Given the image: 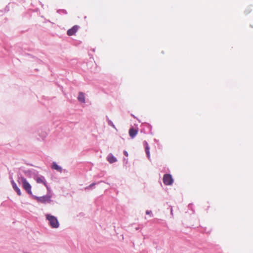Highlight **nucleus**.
Segmentation results:
<instances>
[{
  "label": "nucleus",
  "mask_w": 253,
  "mask_h": 253,
  "mask_svg": "<svg viewBox=\"0 0 253 253\" xmlns=\"http://www.w3.org/2000/svg\"><path fill=\"white\" fill-rule=\"evenodd\" d=\"M107 160L109 162V163L112 164L117 161V159L116 157H115L112 154L110 153L107 157Z\"/></svg>",
  "instance_id": "9"
},
{
  "label": "nucleus",
  "mask_w": 253,
  "mask_h": 253,
  "mask_svg": "<svg viewBox=\"0 0 253 253\" xmlns=\"http://www.w3.org/2000/svg\"><path fill=\"white\" fill-rule=\"evenodd\" d=\"M11 185H12V186L13 185H15L16 184V183L14 182V181L13 179L11 180Z\"/></svg>",
  "instance_id": "17"
},
{
  "label": "nucleus",
  "mask_w": 253,
  "mask_h": 253,
  "mask_svg": "<svg viewBox=\"0 0 253 253\" xmlns=\"http://www.w3.org/2000/svg\"><path fill=\"white\" fill-rule=\"evenodd\" d=\"M143 144L145 146V152H146L147 156L148 159L150 160V147H149L148 144L146 141H143Z\"/></svg>",
  "instance_id": "8"
},
{
  "label": "nucleus",
  "mask_w": 253,
  "mask_h": 253,
  "mask_svg": "<svg viewBox=\"0 0 253 253\" xmlns=\"http://www.w3.org/2000/svg\"><path fill=\"white\" fill-rule=\"evenodd\" d=\"M106 119H107V123H108V124L109 126H112L113 128H114L115 129H116V126H115L114 125V124H113V122L112 121H111L109 118L108 117V116H106Z\"/></svg>",
  "instance_id": "13"
},
{
  "label": "nucleus",
  "mask_w": 253,
  "mask_h": 253,
  "mask_svg": "<svg viewBox=\"0 0 253 253\" xmlns=\"http://www.w3.org/2000/svg\"><path fill=\"white\" fill-rule=\"evenodd\" d=\"M18 181L19 184L22 185V187L29 194L32 195L31 186L24 177L21 176L20 177H18Z\"/></svg>",
  "instance_id": "2"
},
{
  "label": "nucleus",
  "mask_w": 253,
  "mask_h": 253,
  "mask_svg": "<svg viewBox=\"0 0 253 253\" xmlns=\"http://www.w3.org/2000/svg\"><path fill=\"white\" fill-rule=\"evenodd\" d=\"M51 169H55L60 173H61L63 171V169L62 167L58 166L55 162L52 163L51 165Z\"/></svg>",
  "instance_id": "7"
},
{
  "label": "nucleus",
  "mask_w": 253,
  "mask_h": 253,
  "mask_svg": "<svg viewBox=\"0 0 253 253\" xmlns=\"http://www.w3.org/2000/svg\"><path fill=\"white\" fill-rule=\"evenodd\" d=\"M57 12L60 14H66L67 13V11L64 9H60L57 11Z\"/></svg>",
  "instance_id": "15"
},
{
  "label": "nucleus",
  "mask_w": 253,
  "mask_h": 253,
  "mask_svg": "<svg viewBox=\"0 0 253 253\" xmlns=\"http://www.w3.org/2000/svg\"><path fill=\"white\" fill-rule=\"evenodd\" d=\"M35 180L38 183H42L47 188H48V186L46 183L45 178L43 176L40 175V176H38L35 178Z\"/></svg>",
  "instance_id": "5"
},
{
  "label": "nucleus",
  "mask_w": 253,
  "mask_h": 253,
  "mask_svg": "<svg viewBox=\"0 0 253 253\" xmlns=\"http://www.w3.org/2000/svg\"><path fill=\"white\" fill-rule=\"evenodd\" d=\"M12 188H13V189L15 190V191L17 193V194L19 196L21 195V192L20 189L18 187V186H17L16 184L15 185H13L12 186Z\"/></svg>",
  "instance_id": "12"
},
{
  "label": "nucleus",
  "mask_w": 253,
  "mask_h": 253,
  "mask_svg": "<svg viewBox=\"0 0 253 253\" xmlns=\"http://www.w3.org/2000/svg\"><path fill=\"white\" fill-rule=\"evenodd\" d=\"M137 132L138 131L133 128H131L129 130V135L131 138H134Z\"/></svg>",
  "instance_id": "10"
},
{
  "label": "nucleus",
  "mask_w": 253,
  "mask_h": 253,
  "mask_svg": "<svg viewBox=\"0 0 253 253\" xmlns=\"http://www.w3.org/2000/svg\"><path fill=\"white\" fill-rule=\"evenodd\" d=\"M146 214L150 215L151 217H152L153 216V214L151 211H149V210L146 211Z\"/></svg>",
  "instance_id": "16"
},
{
  "label": "nucleus",
  "mask_w": 253,
  "mask_h": 253,
  "mask_svg": "<svg viewBox=\"0 0 253 253\" xmlns=\"http://www.w3.org/2000/svg\"><path fill=\"white\" fill-rule=\"evenodd\" d=\"M96 184V183H92L91 184H90L89 186L86 187L85 188V189H89L90 188H92L93 186H94Z\"/></svg>",
  "instance_id": "14"
},
{
  "label": "nucleus",
  "mask_w": 253,
  "mask_h": 253,
  "mask_svg": "<svg viewBox=\"0 0 253 253\" xmlns=\"http://www.w3.org/2000/svg\"><path fill=\"white\" fill-rule=\"evenodd\" d=\"M79 26L77 25L74 26L72 28L67 31V34L69 36H72L75 34L78 30Z\"/></svg>",
  "instance_id": "6"
},
{
  "label": "nucleus",
  "mask_w": 253,
  "mask_h": 253,
  "mask_svg": "<svg viewBox=\"0 0 253 253\" xmlns=\"http://www.w3.org/2000/svg\"><path fill=\"white\" fill-rule=\"evenodd\" d=\"M172 211H173L172 209V208H171V209H170V213L172 215L173 214Z\"/></svg>",
  "instance_id": "20"
},
{
  "label": "nucleus",
  "mask_w": 253,
  "mask_h": 253,
  "mask_svg": "<svg viewBox=\"0 0 253 253\" xmlns=\"http://www.w3.org/2000/svg\"><path fill=\"white\" fill-rule=\"evenodd\" d=\"M78 100L82 103L85 102V97L84 94L83 92H80L78 97Z\"/></svg>",
  "instance_id": "11"
},
{
  "label": "nucleus",
  "mask_w": 253,
  "mask_h": 253,
  "mask_svg": "<svg viewBox=\"0 0 253 253\" xmlns=\"http://www.w3.org/2000/svg\"><path fill=\"white\" fill-rule=\"evenodd\" d=\"M163 182L166 185H171L173 183V179L169 174H165L163 177Z\"/></svg>",
  "instance_id": "4"
},
{
  "label": "nucleus",
  "mask_w": 253,
  "mask_h": 253,
  "mask_svg": "<svg viewBox=\"0 0 253 253\" xmlns=\"http://www.w3.org/2000/svg\"><path fill=\"white\" fill-rule=\"evenodd\" d=\"M35 199L43 204L50 203L51 202V197L50 195H44L42 197L34 196Z\"/></svg>",
  "instance_id": "3"
},
{
  "label": "nucleus",
  "mask_w": 253,
  "mask_h": 253,
  "mask_svg": "<svg viewBox=\"0 0 253 253\" xmlns=\"http://www.w3.org/2000/svg\"><path fill=\"white\" fill-rule=\"evenodd\" d=\"M136 230H138V228H136Z\"/></svg>",
  "instance_id": "21"
},
{
  "label": "nucleus",
  "mask_w": 253,
  "mask_h": 253,
  "mask_svg": "<svg viewBox=\"0 0 253 253\" xmlns=\"http://www.w3.org/2000/svg\"><path fill=\"white\" fill-rule=\"evenodd\" d=\"M124 154L126 157L128 156V153L126 150L124 151Z\"/></svg>",
  "instance_id": "19"
},
{
  "label": "nucleus",
  "mask_w": 253,
  "mask_h": 253,
  "mask_svg": "<svg viewBox=\"0 0 253 253\" xmlns=\"http://www.w3.org/2000/svg\"><path fill=\"white\" fill-rule=\"evenodd\" d=\"M45 217L49 226L52 228H58L59 227L60 224L56 217L50 214H46Z\"/></svg>",
  "instance_id": "1"
},
{
  "label": "nucleus",
  "mask_w": 253,
  "mask_h": 253,
  "mask_svg": "<svg viewBox=\"0 0 253 253\" xmlns=\"http://www.w3.org/2000/svg\"><path fill=\"white\" fill-rule=\"evenodd\" d=\"M11 185H12V186L13 185H15L16 184V183L14 182V181L13 179L11 180Z\"/></svg>",
  "instance_id": "18"
}]
</instances>
